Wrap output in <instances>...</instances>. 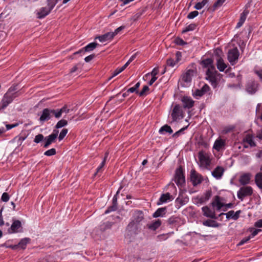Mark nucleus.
Returning a JSON list of instances; mask_svg holds the SVG:
<instances>
[{"mask_svg": "<svg viewBox=\"0 0 262 262\" xmlns=\"http://www.w3.org/2000/svg\"><path fill=\"white\" fill-rule=\"evenodd\" d=\"M206 75V79L210 81L214 88H216L220 81L222 75L215 70V67L207 69Z\"/></svg>", "mask_w": 262, "mask_h": 262, "instance_id": "nucleus-1", "label": "nucleus"}, {"mask_svg": "<svg viewBox=\"0 0 262 262\" xmlns=\"http://www.w3.org/2000/svg\"><path fill=\"white\" fill-rule=\"evenodd\" d=\"M253 188L251 186H243L237 191V196L242 201L245 197L251 196L253 194Z\"/></svg>", "mask_w": 262, "mask_h": 262, "instance_id": "nucleus-2", "label": "nucleus"}, {"mask_svg": "<svg viewBox=\"0 0 262 262\" xmlns=\"http://www.w3.org/2000/svg\"><path fill=\"white\" fill-rule=\"evenodd\" d=\"M23 232V227L20 221L13 219L12 224L8 229L9 234L21 233Z\"/></svg>", "mask_w": 262, "mask_h": 262, "instance_id": "nucleus-3", "label": "nucleus"}, {"mask_svg": "<svg viewBox=\"0 0 262 262\" xmlns=\"http://www.w3.org/2000/svg\"><path fill=\"white\" fill-rule=\"evenodd\" d=\"M198 156L202 166L207 168L210 166L211 160L208 154L203 151H200L199 152Z\"/></svg>", "mask_w": 262, "mask_h": 262, "instance_id": "nucleus-4", "label": "nucleus"}, {"mask_svg": "<svg viewBox=\"0 0 262 262\" xmlns=\"http://www.w3.org/2000/svg\"><path fill=\"white\" fill-rule=\"evenodd\" d=\"M174 182L178 186H182L185 183V176L181 167H179L176 170Z\"/></svg>", "mask_w": 262, "mask_h": 262, "instance_id": "nucleus-5", "label": "nucleus"}, {"mask_svg": "<svg viewBox=\"0 0 262 262\" xmlns=\"http://www.w3.org/2000/svg\"><path fill=\"white\" fill-rule=\"evenodd\" d=\"M171 116L173 121H177V120L182 119L184 117L183 110L179 104H177L174 106L171 114Z\"/></svg>", "mask_w": 262, "mask_h": 262, "instance_id": "nucleus-6", "label": "nucleus"}, {"mask_svg": "<svg viewBox=\"0 0 262 262\" xmlns=\"http://www.w3.org/2000/svg\"><path fill=\"white\" fill-rule=\"evenodd\" d=\"M190 179L194 186L200 184L203 180L202 176L194 169L191 170Z\"/></svg>", "mask_w": 262, "mask_h": 262, "instance_id": "nucleus-7", "label": "nucleus"}, {"mask_svg": "<svg viewBox=\"0 0 262 262\" xmlns=\"http://www.w3.org/2000/svg\"><path fill=\"white\" fill-rule=\"evenodd\" d=\"M59 131L57 129H54L53 133L49 136L45 137V142L43 145V147L47 148L52 143L55 142L56 138H57Z\"/></svg>", "mask_w": 262, "mask_h": 262, "instance_id": "nucleus-8", "label": "nucleus"}, {"mask_svg": "<svg viewBox=\"0 0 262 262\" xmlns=\"http://www.w3.org/2000/svg\"><path fill=\"white\" fill-rule=\"evenodd\" d=\"M239 56V52L237 48L230 50L228 53V60L232 65H234L237 60Z\"/></svg>", "mask_w": 262, "mask_h": 262, "instance_id": "nucleus-9", "label": "nucleus"}, {"mask_svg": "<svg viewBox=\"0 0 262 262\" xmlns=\"http://www.w3.org/2000/svg\"><path fill=\"white\" fill-rule=\"evenodd\" d=\"M259 84L255 80H249L246 86V91L250 94H254L258 90Z\"/></svg>", "mask_w": 262, "mask_h": 262, "instance_id": "nucleus-10", "label": "nucleus"}, {"mask_svg": "<svg viewBox=\"0 0 262 262\" xmlns=\"http://www.w3.org/2000/svg\"><path fill=\"white\" fill-rule=\"evenodd\" d=\"M182 102L184 108H190L194 105V101L190 97L184 96L182 98Z\"/></svg>", "mask_w": 262, "mask_h": 262, "instance_id": "nucleus-11", "label": "nucleus"}, {"mask_svg": "<svg viewBox=\"0 0 262 262\" xmlns=\"http://www.w3.org/2000/svg\"><path fill=\"white\" fill-rule=\"evenodd\" d=\"M203 212V215L207 217L216 219L214 211L212 210L208 206H204L202 208Z\"/></svg>", "mask_w": 262, "mask_h": 262, "instance_id": "nucleus-12", "label": "nucleus"}, {"mask_svg": "<svg viewBox=\"0 0 262 262\" xmlns=\"http://www.w3.org/2000/svg\"><path fill=\"white\" fill-rule=\"evenodd\" d=\"M194 74V71L191 69L187 70L182 76V80L185 82H190L192 80V77Z\"/></svg>", "mask_w": 262, "mask_h": 262, "instance_id": "nucleus-13", "label": "nucleus"}, {"mask_svg": "<svg viewBox=\"0 0 262 262\" xmlns=\"http://www.w3.org/2000/svg\"><path fill=\"white\" fill-rule=\"evenodd\" d=\"M52 9H51L50 7H45L41 8L39 11L37 13V18L41 19L44 18L47 15H48Z\"/></svg>", "mask_w": 262, "mask_h": 262, "instance_id": "nucleus-14", "label": "nucleus"}, {"mask_svg": "<svg viewBox=\"0 0 262 262\" xmlns=\"http://www.w3.org/2000/svg\"><path fill=\"white\" fill-rule=\"evenodd\" d=\"M209 86L207 84H205L201 89H197L195 91L193 96L201 97L209 91Z\"/></svg>", "mask_w": 262, "mask_h": 262, "instance_id": "nucleus-15", "label": "nucleus"}, {"mask_svg": "<svg viewBox=\"0 0 262 262\" xmlns=\"http://www.w3.org/2000/svg\"><path fill=\"white\" fill-rule=\"evenodd\" d=\"M50 112V109L49 108L43 109L42 112V114L39 118V121L43 122L50 120L51 118Z\"/></svg>", "mask_w": 262, "mask_h": 262, "instance_id": "nucleus-16", "label": "nucleus"}, {"mask_svg": "<svg viewBox=\"0 0 262 262\" xmlns=\"http://www.w3.org/2000/svg\"><path fill=\"white\" fill-rule=\"evenodd\" d=\"M251 179V174L249 173H244L241 176L239 182L242 185H246L249 184Z\"/></svg>", "mask_w": 262, "mask_h": 262, "instance_id": "nucleus-17", "label": "nucleus"}, {"mask_svg": "<svg viewBox=\"0 0 262 262\" xmlns=\"http://www.w3.org/2000/svg\"><path fill=\"white\" fill-rule=\"evenodd\" d=\"M114 34L112 32H107L102 35L96 37V39H98L100 42H105L111 40L114 38Z\"/></svg>", "mask_w": 262, "mask_h": 262, "instance_id": "nucleus-18", "label": "nucleus"}, {"mask_svg": "<svg viewBox=\"0 0 262 262\" xmlns=\"http://www.w3.org/2000/svg\"><path fill=\"white\" fill-rule=\"evenodd\" d=\"M224 169L221 166H217L212 172V175L217 179H220L224 173Z\"/></svg>", "mask_w": 262, "mask_h": 262, "instance_id": "nucleus-19", "label": "nucleus"}, {"mask_svg": "<svg viewBox=\"0 0 262 262\" xmlns=\"http://www.w3.org/2000/svg\"><path fill=\"white\" fill-rule=\"evenodd\" d=\"M211 205L213 207H216V210L220 211L224 206L225 204L222 203L220 201V197L216 195L214 198V200L211 203Z\"/></svg>", "mask_w": 262, "mask_h": 262, "instance_id": "nucleus-20", "label": "nucleus"}, {"mask_svg": "<svg viewBox=\"0 0 262 262\" xmlns=\"http://www.w3.org/2000/svg\"><path fill=\"white\" fill-rule=\"evenodd\" d=\"M137 229V224L136 223L135 221H132L127 225L126 230L130 232V234L132 235L133 234H136L137 233L136 231Z\"/></svg>", "mask_w": 262, "mask_h": 262, "instance_id": "nucleus-21", "label": "nucleus"}, {"mask_svg": "<svg viewBox=\"0 0 262 262\" xmlns=\"http://www.w3.org/2000/svg\"><path fill=\"white\" fill-rule=\"evenodd\" d=\"M134 220L137 224L140 223L144 219L143 213L142 211L137 210L135 211L134 214Z\"/></svg>", "mask_w": 262, "mask_h": 262, "instance_id": "nucleus-22", "label": "nucleus"}, {"mask_svg": "<svg viewBox=\"0 0 262 262\" xmlns=\"http://www.w3.org/2000/svg\"><path fill=\"white\" fill-rule=\"evenodd\" d=\"M216 67L217 69L221 72H223L227 68L226 64L224 62V60L220 57L217 59Z\"/></svg>", "mask_w": 262, "mask_h": 262, "instance_id": "nucleus-23", "label": "nucleus"}, {"mask_svg": "<svg viewBox=\"0 0 262 262\" xmlns=\"http://www.w3.org/2000/svg\"><path fill=\"white\" fill-rule=\"evenodd\" d=\"M255 183L259 189H262V172H259L255 174Z\"/></svg>", "mask_w": 262, "mask_h": 262, "instance_id": "nucleus-24", "label": "nucleus"}, {"mask_svg": "<svg viewBox=\"0 0 262 262\" xmlns=\"http://www.w3.org/2000/svg\"><path fill=\"white\" fill-rule=\"evenodd\" d=\"M203 225L207 227H218L219 224L216 221L211 220H207L203 222Z\"/></svg>", "mask_w": 262, "mask_h": 262, "instance_id": "nucleus-25", "label": "nucleus"}, {"mask_svg": "<svg viewBox=\"0 0 262 262\" xmlns=\"http://www.w3.org/2000/svg\"><path fill=\"white\" fill-rule=\"evenodd\" d=\"M225 145V142L222 139L216 140L214 144L213 148L219 151Z\"/></svg>", "mask_w": 262, "mask_h": 262, "instance_id": "nucleus-26", "label": "nucleus"}, {"mask_svg": "<svg viewBox=\"0 0 262 262\" xmlns=\"http://www.w3.org/2000/svg\"><path fill=\"white\" fill-rule=\"evenodd\" d=\"M202 64L204 67L207 68L208 69L211 68L212 67H214L213 64V60L211 58L204 59L202 61Z\"/></svg>", "mask_w": 262, "mask_h": 262, "instance_id": "nucleus-27", "label": "nucleus"}, {"mask_svg": "<svg viewBox=\"0 0 262 262\" xmlns=\"http://www.w3.org/2000/svg\"><path fill=\"white\" fill-rule=\"evenodd\" d=\"M161 225V221L160 220H158L155 222L148 225V227L149 229L152 230H156Z\"/></svg>", "mask_w": 262, "mask_h": 262, "instance_id": "nucleus-28", "label": "nucleus"}, {"mask_svg": "<svg viewBox=\"0 0 262 262\" xmlns=\"http://www.w3.org/2000/svg\"><path fill=\"white\" fill-rule=\"evenodd\" d=\"M165 208H158L157 211L153 214L154 217H158L159 216H163L165 214Z\"/></svg>", "mask_w": 262, "mask_h": 262, "instance_id": "nucleus-29", "label": "nucleus"}, {"mask_svg": "<svg viewBox=\"0 0 262 262\" xmlns=\"http://www.w3.org/2000/svg\"><path fill=\"white\" fill-rule=\"evenodd\" d=\"M172 195L168 192L162 194L160 198V201L161 203H165L167 201L171 199Z\"/></svg>", "mask_w": 262, "mask_h": 262, "instance_id": "nucleus-30", "label": "nucleus"}, {"mask_svg": "<svg viewBox=\"0 0 262 262\" xmlns=\"http://www.w3.org/2000/svg\"><path fill=\"white\" fill-rule=\"evenodd\" d=\"M98 43L97 42H92L84 47V52H90L94 50L98 46Z\"/></svg>", "mask_w": 262, "mask_h": 262, "instance_id": "nucleus-31", "label": "nucleus"}, {"mask_svg": "<svg viewBox=\"0 0 262 262\" xmlns=\"http://www.w3.org/2000/svg\"><path fill=\"white\" fill-rule=\"evenodd\" d=\"M30 241V238H24L19 242L18 243V247H20L21 249H24L26 248V245L28 243H29Z\"/></svg>", "mask_w": 262, "mask_h": 262, "instance_id": "nucleus-32", "label": "nucleus"}, {"mask_svg": "<svg viewBox=\"0 0 262 262\" xmlns=\"http://www.w3.org/2000/svg\"><path fill=\"white\" fill-rule=\"evenodd\" d=\"M163 132L168 133L169 134H172L173 130L170 126L168 125H165L163 126L159 130V133H162Z\"/></svg>", "mask_w": 262, "mask_h": 262, "instance_id": "nucleus-33", "label": "nucleus"}, {"mask_svg": "<svg viewBox=\"0 0 262 262\" xmlns=\"http://www.w3.org/2000/svg\"><path fill=\"white\" fill-rule=\"evenodd\" d=\"M112 226V223L109 222L104 223L100 226V230L104 231L107 229H110Z\"/></svg>", "mask_w": 262, "mask_h": 262, "instance_id": "nucleus-34", "label": "nucleus"}, {"mask_svg": "<svg viewBox=\"0 0 262 262\" xmlns=\"http://www.w3.org/2000/svg\"><path fill=\"white\" fill-rule=\"evenodd\" d=\"M68 124V121L64 119L59 120L55 125V128L58 129L61 128Z\"/></svg>", "mask_w": 262, "mask_h": 262, "instance_id": "nucleus-35", "label": "nucleus"}, {"mask_svg": "<svg viewBox=\"0 0 262 262\" xmlns=\"http://www.w3.org/2000/svg\"><path fill=\"white\" fill-rule=\"evenodd\" d=\"M196 25L195 24H191L187 26L182 32V33H186L190 31L194 30L196 28Z\"/></svg>", "mask_w": 262, "mask_h": 262, "instance_id": "nucleus-36", "label": "nucleus"}, {"mask_svg": "<svg viewBox=\"0 0 262 262\" xmlns=\"http://www.w3.org/2000/svg\"><path fill=\"white\" fill-rule=\"evenodd\" d=\"M108 156V152H106L105 154V156H104V158L103 159V161L102 162L100 166H99L97 169V171L95 173V176L96 175L97 173V172H99L100 171V170L102 169V168L104 166V165H105V162H106V160Z\"/></svg>", "mask_w": 262, "mask_h": 262, "instance_id": "nucleus-37", "label": "nucleus"}, {"mask_svg": "<svg viewBox=\"0 0 262 262\" xmlns=\"http://www.w3.org/2000/svg\"><path fill=\"white\" fill-rule=\"evenodd\" d=\"M225 0H217L214 4H213L212 8V11H215L217 8L219 7H220L222 5V4L224 3Z\"/></svg>", "mask_w": 262, "mask_h": 262, "instance_id": "nucleus-38", "label": "nucleus"}, {"mask_svg": "<svg viewBox=\"0 0 262 262\" xmlns=\"http://www.w3.org/2000/svg\"><path fill=\"white\" fill-rule=\"evenodd\" d=\"M179 221V218L176 216L170 217L167 221L169 225H173L176 223H178Z\"/></svg>", "mask_w": 262, "mask_h": 262, "instance_id": "nucleus-39", "label": "nucleus"}, {"mask_svg": "<svg viewBox=\"0 0 262 262\" xmlns=\"http://www.w3.org/2000/svg\"><path fill=\"white\" fill-rule=\"evenodd\" d=\"M140 85V82H137L134 87L130 88L128 89V92H130V93L136 92L137 94H139V92L137 90Z\"/></svg>", "mask_w": 262, "mask_h": 262, "instance_id": "nucleus-40", "label": "nucleus"}, {"mask_svg": "<svg viewBox=\"0 0 262 262\" xmlns=\"http://www.w3.org/2000/svg\"><path fill=\"white\" fill-rule=\"evenodd\" d=\"M50 113L51 117L54 116L56 118H59L61 117L59 109L57 110H52L50 109Z\"/></svg>", "mask_w": 262, "mask_h": 262, "instance_id": "nucleus-41", "label": "nucleus"}, {"mask_svg": "<svg viewBox=\"0 0 262 262\" xmlns=\"http://www.w3.org/2000/svg\"><path fill=\"white\" fill-rule=\"evenodd\" d=\"M68 132V129L67 128H63L60 133L59 135L58 136V140L59 141L62 140L66 136Z\"/></svg>", "mask_w": 262, "mask_h": 262, "instance_id": "nucleus-42", "label": "nucleus"}, {"mask_svg": "<svg viewBox=\"0 0 262 262\" xmlns=\"http://www.w3.org/2000/svg\"><path fill=\"white\" fill-rule=\"evenodd\" d=\"M44 139V137L42 134H38L35 137L34 142L36 143H39Z\"/></svg>", "mask_w": 262, "mask_h": 262, "instance_id": "nucleus-43", "label": "nucleus"}, {"mask_svg": "<svg viewBox=\"0 0 262 262\" xmlns=\"http://www.w3.org/2000/svg\"><path fill=\"white\" fill-rule=\"evenodd\" d=\"M58 1L59 0H47L48 6L50 7L51 9H53Z\"/></svg>", "mask_w": 262, "mask_h": 262, "instance_id": "nucleus-44", "label": "nucleus"}, {"mask_svg": "<svg viewBox=\"0 0 262 262\" xmlns=\"http://www.w3.org/2000/svg\"><path fill=\"white\" fill-rule=\"evenodd\" d=\"M56 149L55 148H51L45 152L44 155L47 156H51L56 154Z\"/></svg>", "mask_w": 262, "mask_h": 262, "instance_id": "nucleus-45", "label": "nucleus"}, {"mask_svg": "<svg viewBox=\"0 0 262 262\" xmlns=\"http://www.w3.org/2000/svg\"><path fill=\"white\" fill-rule=\"evenodd\" d=\"M149 88L147 85H144L141 92L139 93L140 96L146 95V92L149 91Z\"/></svg>", "mask_w": 262, "mask_h": 262, "instance_id": "nucleus-46", "label": "nucleus"}, {"mask_svg": "<svg viewBox=\"0 0 262 262\" xmlns=\"http://www.w3.org/2000/svg\"><path fill=\"white\" fill-rule=\"evenodd\" d=\"M176 44L180 46H183L187 44V42L184 41L182 39L179 37H177L174 40Z\"/></svg>", "mask_w": 262, "mask_h": 262, "instance_id": "nucleus-47", "label": "nucleus"}, {"mask_svg": "<svg viewBox=\"0 0 262 262\" xmlns=\"http://www.w3.org/2000/svg\"><path fill=\"white\" fill-rule=\"evenodd\" d=\"M233 214H234V211L233 210H230L229 212H228L227 213H221L219 216H221L222 215H226L227 219H233Z\"/></svg>", "mask_w": 262, "mask_h": 262, "instance_id": "nucleus-48", "label": "nucleus"}, {"mask_svg": "<svg viewBox=\"0 0 262 262\" xmlns=\"http://www.w3.org/2000/svg\"><path fill=\"white\" fill-rule=\"evenodd\" d=\"M117 209V205L116 204H113L112 206H110L105 211V213L107 214L110 212L115 211Z\"/></svg>", "mask_w": 262, "mask_h": 262, "instance_id": "nucleus-49", "label": "nucleus"}, {"mask_svg": "<svg viewBox=\"0 0 262 262\" xmlns=\"http://www.w3.org/2000/svg\"><path fill=\"white\" fill-rule=\"evenodd\" d=\"M199 14V12L197 11H193L190 12L187 15V18L188 19H193L196 16H197Z\"/></svg>", "mask_w": 262, "mask_h": 262, "instance_id": "nucleus-50", "label": "nucleus"}, {"mask_svg": "<svg viewBox=\"0 0 262 262\" xmlns=\"http://www.w3.org/2000/svg\"><path fill=\"white\" fill-rule=\"evenodd\" d=\"M248 13V11L244 10L241 14L240 19L239 20L242 21V22L244 23L246 19L247 15Z\"/></svg>", "mask_w": 262, "mask_h": 262, "instance_id": "nucleus-51", "label": "nucleus"}, {"mask_svg": "<svg viewBox=\"0 0 262 262\" xmlns=\"http://www.w3.org/2000/svg\"><path fill=\"white\" fill-rule=\"evenodd\" d=\"M250 232H251V237H253L254 236H255V235H256L260 231H261V230L260 229H254V228H251L250 229Z\"/></svg>", "mask_w": 262, "mask_h": 262, "instance_id": "nucleus-52", "label": "nucleus"}, {"mask_svg": "<svg viewBox=\"0 0 262 262\" xmlns=\"http://www.w3.org/2000/svg\"><path fill=\"white\" fill-rule=\"evenodd\" d=\"M1 200L2 201L7 202L9 200V195L7 192L3 193Z\"/></svg>", "mask_w": 262, "mask_h": 262, "instance_id": "nucleus-53", "label": "nucleus"}, {"mask_svg": "<svg viewBox=\"0 0 262 262\" xmlns=\"http://www.w3.org/2000/svg\"><path fill=\"white\" fill-rule=\"evenodd\" d=\"M122 71H123V70H122V69L121 68H117V69H116L114 71L112 76L111 77H110L108 79L110 80L113 77L117 76L118 74H119V73H120Z\"/></svg>", "mask_w": 262, "mask_h": 262, "instance_id": "nucleus-54", "label": "nucleus"}, {"mask_svg": "<svg viewBox=\"0 0 262 262\" xmlns=\"http://www.w3.org/2000/svg\"><path fill=\"white\" fill-rule=\"evenodd\" d=\"M59 112H60V114L61 115L63 113H65L67 114V113H68L69 112V109H68L67 108V105H64V106H63L60 109H59Z\"/></svg>", "mask_w": 262, "mask_h": 262, "instance_id": "nucleus-55", "label": "nucleus"}, {"mask_svg": "<svg viewBox=\"0 0 262 262\" xmlns=\"http://www.w3.org/2000/svg\"><path fill=\"white\" fill-rule=\"evenodd\" d=\"M188 126H186L185 127H183L182 128H181V129H180L179 130L177 131V132H176L173 135H172V137H178L180 133L181 132H182L183 130H185L187 128Z\"/></svg>", "mask_w": 262, "mask_h": 262, "instance_id": "nucleus-56", "label": "nucleus"}, {"mask_svg": "<svg viewBox=\"0 0 262 262\" xmlns=\"http://www.w3.org/2000/svg\"><path fill=\"white\" fill-rule=\"evenodd\" d=\"M204 5L203 3L201 2H198L194 6V8L196 10H200L203 7H204Z\"/></svg>", "mask_w": 262, "mask_h": 262, "instance_id": "nucleus-57", "label": "nucleus"}, {"mask_svg": "<svg viewBox=\"0 0 262 262\" xmlns=\"http://www.w3.org/2000/svg\"><path fill=\"white\" fill-rule=\"evenodd\" d=\"M95 55L93 54H91L87 57H86L85 58H84V60L86 62H90V61H91L92 59H93L95 57Z\"/></svg>", "mask_w": 262, "mask_h": 262, "instance_id": "nucleus-58", "label": "nucleus"}, {"mask_svg": "<svg viewBox=\"0 0 262 262\" xmlns=\"http://www.w3.org/2000/svg\"><path fill=\"white\" fill-rule=\"evenodd\" d=\"M176 64V62L171 58L167 60V64L169 66L173 67Z\"/></svg>", "mask_w": 262, "mask_h": 262, "instance_id": "nucleus-59", "label": "nucleus"}, {"mask_svg": "<svg viewBox=\"0 0 262 262\" xmlns=\"http://www.w3.org/2000/svg\"><path fill=\"white\" fill-rule=\"evenodd\" d=\"M18 123H14V124H7L6 125V130H9L10 129H12L14 127H15L16 126H17L18 125Z\"/></svg>", "mask_w": 262, "mask_h": 262, "instance_id": "nucleus-60", "label": "nucleus"}, {"mask_svg": "<svg viewBox=\"0 0 262 262\" xmlns=\"http://www.w3.org/2000/svg\"><path fill=\"white\" fill-rule=\"evenodd\" d=\"M125 28L124 26H122L117 28L114 32H112L114 34V36L116 35L120 31L122 30Z\"/></svg>", "mask_w": 262, "mask_h": 262, "instance_id": "nucleus-61", "label": "nucleus"}, {"mask_svg": "<svg viewBox=\"0 0 262 262\" xmlns=\"http://www.w3.org/2000/svg\"><path fill=\"white\" fill-rule=\"evenodd\" d=\"M159 69L158 68H155L151 72L152 76L156 77V75L158 74Z\"/></svg>", "mask_w": 262, "mask_h": 262, "instance_id": "nucleus-62", "label": "nucleus"}, {"mask_svg": "<svg viewBox=\"0 0 262 262\" xmlns=\"http://www.w3.org/2000/svg\"><path fill=\"white\" fill-rule=\"evenodd\" d=\"M254 226L256 227L261 228L262 227V220H259L254 223Z\"/></svg>", "mask_w": 262, "mask_h": 262, "instance_id": "nucleus-63", "label": "nucleus"}, {"mask_svg": "<svg viewBox=\"0 0 262 262\" xmlns=\"http://www.w3.org/2000/svg\"><path fill=\"white\" fill-rule=\"evenodd\" d=\"M254 72L259 77V79L262 80V70H255Z\"/></svg>", "mask_w": 262, "mask_h": 262, "instance_id": "nucleus-64", "label": "nucleus"}]
</instances>
